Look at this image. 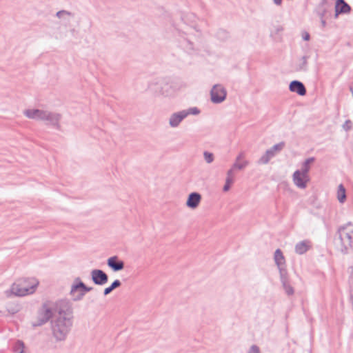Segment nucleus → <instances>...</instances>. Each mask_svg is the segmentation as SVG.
<instances>
[{
    "label": "nucleus",
    "mask_w": 353,
    "mask_h": 353,
    "mask_svg": "<svg viewBox=\"0 0 353 353\" xmlns=\"http://www.w3.org/2000/svg\"><path fill=\"white\" fill-rule=\"evenodd\" d=\"M318 5H323V6H332L331 3H330L327 0H321L320 3Z\"/></svg>",
    "instance_id": "obj_38"
},
{
    "label": "nucleus",
    "mask_w": 353,
    "mask_h": 353,
    "mask_svg": "<svg viewBox=\"0 0 353 353\" xmlns=\"http://www.w3.org/2000/svg\"><path fill=\"white\" fill-rule=\"evenodd\" d=\"M342 127L345 131L348 132L352 127V122L350 119H347L343 124Z\"/></svg>",
    "instance_id": "obj_35"
},
{
    "label": "nucleus",
    "mask_w": 353,
    "mask_h": 353,
    "mask_svg": "<svg viewBox=\"0 0 353 353\" xmlns=\"http://www.w3.org/2000/svg\"><path fill=\"white\" fill-rule=\"evenodd\" d=\"M73 320L70 316H58L51 321V330L56 341H64L70 333Z\"/></svg>",
    "instance_id": "obj_2"
},
{
    "label": "nucleus",
    "mask_w": 353,
    "mask_h": 353,
    "mask_svg": "<svg viewBox=\"0 0 353 353\" xmlns=\"http://www.w3.org/2000/svg\"><path fill=\"white\" fill-rule=\"evenodd\" d=\"M274 261L278 267L285 264L284 256L280 249L276 250L274 252Z\"/></svg>",
    "instance_id": "obj_25"
},
{
    "label": "nucleus",
    "mask_w": 353,
    "mask_h": 353,
    "mask_svg": "<svg viewBox=\"0 0 353 353\" xmlns=\"http://www.w3.org/2000/svg\"><path fill=\"white\" fill-rule=\"evenodd\" d=\"M64 15H67V16H72V13L69 12V11H67V10H60V11H58L57 13H56V16L61 19L62 18Z\"/></svg>",
    "instance_id": "obj_34"
},
{
    "label": "nucleus",
    "mask_w": 353,
    "mask_h": 353,
    "mask_svg": "<svg viewBox=\"0 0 353 353\" xmlns=\"http://www.w3.org/2000/svg\"><path fill=\"white\" fill-rule=\"evenodd\" d=\"M315 161L314 157L307 158L303 163L300 171L304 174H308L310 170V164Z\"/></svg>",
    "instance_id": "obj_23"
},
{
    "label": "nucleus",
    "mask_w": 353,
    "mask_h": 353,
    "mask_svg": "<svg viewBox=\"0 0 353 353\" xmlns=\"http://www.w3.org/2000/svg\"><path fill=\"white\" fill-rule=\"evenodd\" d=\"M201 110L196 107H192L172 113L169 119V125L172 128H177L181 121L190 114L198 115Z\"/></svg>",
    "instance_id": "obj_5"
},
{
    "label": "nucleus",
    "mask_w": 353,
    "mask_h": 353,
    "mask_svg": "<svg viewBox=\"0 0 353 353\" xmlns=\"http://www.w3.org/2000/svg\"><path fill=\"white\" fill-rule=\"evenodd\" d=\"M203 157H204L205 161L208 163H210L214 161V154L212 152L205 151L203 152Z\"/></svg>",
    "instance_id": "obj_32"
},
{
    "label": "nucleus",
    "mask_w": 353,
    "mask_h": 353,
    "mask_svg": "<svg viewBox=\"0 0 353 353\" xmlns=\"http://www.w3.org/2000/svg\"><path fill=\"white\" fill-rule=\"evenodd\" d=\"M273 2L276 6H281L282 3V0H273Z\"/></svg>",
    "instance_id": "obj_41"
},
{
    "label": "nucleus",
    "mask_w": 353,
    "mask_h": 353,
    "mask_svg": "<svg viewBox=\"0 0 353 353\" xmlns=\"http://www.w3.org/2000/svg\"><path fill=\"white\" fill-rule=\"evenodd\" d=\"M320 20H321V24L322 28H325L327 26V22L325 21V19H320Z\"/></svg>",
    "instance_id": "obj_39"
},
{
    "label": "nucleus",
    "mask_w": 353,
    "mask_h": 353,
    "mask_svg": "<svg viewBox=\"0 0 353 353\" xmlns=\"http://www.w3.org/2000/svg\"><path fill=\"white\" fill-rule=\"evenodd\" d=\"M248 353H260V349L257 345H252Z\"/></svg>",
    "instance_id": "obj_36"
},
{
    "label": "nucleus",
    "mask_w": 353,
    "mask_h": 353,
    "mask_svg": "<svg viewBox=\"0 0 353 353\" xmlns=\"http://www.w3.org/2000/svg\"><path fill=\"white\" fill-rule=\"evenodd\" d=\"M234 168L230 169L227 172V176H232Z\"/></svg>",
    "instance_id": "obj_42"
},
{
    "label": "nucleus",
    "mask_w": 353,
    "mask_h": 353,
    "mask_svg": "<svg viewBox=\"0 0 353 353\" xmlns=\"http://www.w3.org/2000/svg\"><path fill=\"white\" fill-rule=\"evenodd\" d=\"M54 313H58L59 316H70L73 320V308L71 301L68 299H60L53 301Z\"/></svg>",
    "instance_id": "obj_7"
},
{
    "label": "nucleus",
    "mask_w": 353,
    "mask_h": 353,
    "mask_svg": "<svg viewBox=\"0 0 353 353\" xmlns=\"http://www.w3.org/2000/svg\"><path fill=\"white\" fill-rule=\"evenodd\" d=\"M25 344L21 340H17L13 347V351L15 353H25L24 352Z\"/></svg>",
    "instance_id": "obj_29"
},
{
    "label": "nucleus",
    "mask_w": 353,
    "mask_h": 353,
    "mask_svg": "<svg viewBox=\"0 0 353 353\" xmlns=\"http://www.w3.org/2000/svg\"><path fill=\"white\" fill-rule=\"evenodd\" d=\"M91 278L92 282L98 285H103L108 281V274L104 271L99 269L92 270Z\"/></svg>",
    "instance_id": "obj_11"
},
{
    "label": "nucleus",
    "mask_w": 353,
    "mask_h": 353,
    "mask_svg": "<svg viewBox=\"0 0 353 353\" xmlns=\"http://www.w3.org/2000/svg\"><path fill=\"white\" fill-rule=\"evenodd\" d=\"M121 285V282L119 279L114 280L109 287L104 289V290H103L104 296H107L108 294L111 293L114 289L120 287Z\"/></svg>",
    "instance_id": "obj_26"
},
{
    "label": "nucleus",
    "mask_w": 353,
    "mask_h": 353,
    "mask_svg": "<svg viewBox=\"0 0 353 353\" xmlns=\"http://www.w3.org/2000/svg\"><path fill=\"white\" fill-rule=\"evenodd\" d=\"M150 88L157 94L168 96L172 92V86L166 79H160L150 85Z\"/></svg>",
    "instance_id": "obj_8"
},
{
    "label": "nucleus",
    "mask_w": 353,
    "mask_h": 353,
    "mask_svg": "<svg viewBox=\"0 0 353 353\" xmlns=\"http://www.w3.org/2000/svg\"><path fill=\"white\" fill-rule=\"evenodd\" d=\"M353 225L350 222L339 227L334 239V245L343 254H347L352 248Z\"/></svg>",
    "instance_id": "obj_1"
},
{
    "label": "nucleus",
    "mask_w": 353,
    "mask_h": 353,
    "mask_svg": "<svg viewBox=\"0 0 353 353\" xmlns=\"http://www.w3.org/2000/svg\"><path fill=\"white\" fill-rule=\"evenodd\" d=\"M337 199L341 203H344L346 199L345 188L342 184H340L338 188Z\"/></svg>",
    "instance_id": "obj_27"
},
{
    "label": "nucleus",
    "mask_w": 353,
    "mask_h": 353,
    "mask_svg": "<svg viewBox=\"0 0 353 353\" xmlns=\"http://www.w3.org/2000/svg\"><path fill=\"white\" fill-rule=\"evenodd\" d=\"M282 286L285 290V293L288 296L293 295L294 293V290L293 287L290 285L289 280L286 281L281 282Z\"/></svg>",
    "instance_id": "obj_30"
},
{
    "label": "nucleus",
    "mask_w": 353,
    "mask_h": 353,
    "mask_svg": "<svg viewBox=\"0 0 353 353\" xmlns=\"http://www.w3.org/2000/svg\"><path fill=\"white\" fill-rule=\"evenodd\" d=\"M309 181L308 174L304 175L299 170H296L293 174V181L299 188H305Z\"/></svg>",
    "instance_id": "obj_13"
},
{
    "label": "nucleus",
    "mask_w": 353,
    "mask_h": 353,
    "mask_svg": "<svg viewBox=\"0 0 353 353\" xmlns=\"http://www.w3.org/2000/svg\"><path fill=\"white\" fill-rule=\"evenodd\" d=\"M93 288L88 287L81 280L79 277L74 279L70 292L74 301H79L83 299L86 292H90Z\"/></svg>",
    "instance_id": "obj_6"
},
{
    "label": "nucleus",
    "mask_w": 353,
    "mask_h": 353,
    "mask_svg": "<svg viewBox=\"0 0 353 353\" xmlns=\"http://www.w3.org/2000/svg\"><path fill=\"white\" fill-rule=\"evenodd\" d=\"M242 156H243V154H240L237 157H236V161H239L241 158H242Z\"/></svg>",
    "instance_id": "obj_43"
},
{
    "label": "nucleus",
    "mask_w": 353,
    "mask_h": 353,
    "mask_svg": "<svg viewBox=\"0 0 353 353\" xmlns=\"http://www.w3.org/2000/svg\"><path fill=\"white\" fill-rule=\"evenodd\" d=\"M285 142L281 141L274 145L270 149L267 150L264 154L258 160L259 164L265 165L269 163L270 160L273 158L277 152H281L285 147Z\"/></svg>",
    "instance_id": "obj_9"
},
{
    "label": "nucleus",
    "mask_w": 353,
    "mask_h": 353,
    "mask_svg": "<svg viewBox=\"0 0 353 353\" xmlns=\"http://www.w3.org/2000/svg\"><path fill=\"white\" fill-rule=\"evenodd\" d=\"M289 90L292 92H295L300 96H305L307 90L304 84L298 80H293L290 83Z\"/></svg>",
    "instance_id": "obj_16"
},
{
    "label": "nucleus",
    "mask_w": 353,
    "mask_h": 353,
    "mask_svg": "<svg viewBox=\"0 0 353 353\" xmlns=\"http://www.w3.org/2000/svg\"><path fill=\"white\" fill-rule=\"evenodd\" d=\"M334 8L342 14H348L352 10L350 6L345 0H336Z\"/></svg>",
    "instance_id": "obj_20"
},
{
    "label": "nucleus",
    "mask_w": 353,
    "mask_h": 353,
    "mask_svg": "<svg viewBox=\"0 0 353 353\" xmlns=\"http://www.w3.org/2000/svg\"><path fill=\"white\" fill-rule=\"evenodd\" d=\"M43 111L39 109H28L24 110L23 114L29 119L41 120Z\"/></svg>",
    "instance_id": "obj_19"
},
{
    "label": "nucleus",
    "mask_w": 353,
    "mask_h": 353,
    "mask_svg": "<svg viewBox=\"0 0 353 353\" xmlns=\"http://www.w3.org/2000/svg\"><path fill=\"white\" fill-rule=\"evenodd\" d=\"M310 34L308 32H305L303 34V39L304 41H308V40H310Z\"/></svg>",
    "instance_id": "obj_37"
},
{
    "label": "nucleus",
    "mask_w": 353,
    "mask_h": 353,
    "mask_svg": "<svg viewBox=\"0 0 353 353\" xmlns=\"http://www.w3.org/2000/svg\"><path fill=\"white\" fill-rule=\"evenodd\" d=\"M201 200V196L199 193L196 192H191L186 201V205L191 209H195L199 205Z\"/></svg>",
    "instance_id": "obj_18"
},
{
    "label": "nucleus",
    "mask_w": 353,
    "mask_h": 353,
    "mask_svg": "<svg viewBox=\"0 0 353 353\" xmlns=\"http://www.w3.org/2000/svg\"><path fill=\"white\" fill-rule=\"evenodd\" d=\"M52 301H46L38 309L37 320L32 323L34 327H40L47 323L54 314Z\"/></svg>",
    "instance_id": "obj_4"
},
{
    "label": "nucleus",
    "mask_w": 353,
    "mask_h": 353,
    "mask_svg": "<svg viewBox=\"0 0 353 353\" xmlns=\"http://www.w3.org/2000/svg\"><path fill=\"white\" fill-rule=\"evenodd\" d=\"M211 101L214 103H221L223 102L227 96L226 90L221 85H214L211 91Z\"/></svg>",
    "instance_id": "obj_10"
},
{
    "label": "nucleus",
    "mask_w": 353,
    "mask_h": 353,
    "mask_svg": "<svg viewBox=\"0 0 353 353\" xmlns=\"http://www.w3.org/2000/svg\"><path fill=\"white\" fill-rule=\"evenodd\" d=\"M215 37L219 41L224 42L230 38L229 32L224 29H219L217 30Z\"/></svg>",
    "instance_id": "obj_24"
},
{
    "label": "nucleus",
    "mask_w": 353,
    "mask_h": 353,
    "mask_svg": "<svg viewBox=\"0 0 353 353\" xmlns=\"http://www.w3.org/2000/svg\"><path fill=\"white\" fill-rule=\"evenodd\" d=\"M339 14H343L341 12H340L339 10H335V13H334V19H337L339 16Z\"/></svg>",
    "instance_id": "obj_40"
},
{
    "label": "nucleus",
    "mask_w": 353,
    "mask_h": 353,
    "mask_svg": "<svg viewBox=\"0 0 353 353\" xmlns=\"http://www.w3.org/2000/svg\"><path fill=\"white\" fill-rule=\"evenodd\" d=\"M309 57L307 55L301 57L299 59V62L296 65V71L297 72H306L308 70L307 60Z\"/></svg>",
    "instance_id": "obj_22"
},
{
    "label": "nucleus",
    "mask_w": 353,
    "mask_h": 353,
    "mask_svg": "<svg viewBox=\"0 0 353 353\" xmlns=\"http://www.w3.org/2000/svg\"><path fill=\"white\" fill-rule=\"evenodd\" d=\"M233 183V179L232 176H227L225 180V184L224 185L223 188V190L224 192H227L230 188V185Z\"/></svg>",
    "instance_id": "obj_33"
},
{
    "label": "nucleus",
    "mask_w": 353,
    "mask_h": 353,
    "mask_svg": "<svg viewBox=\"0 0 353 353\" xmlns=\"http://www.w3.org/2000/svg\"><path fill=\"white\" fill-rule=\"evenodd\" d=\"M179 43L181 48L188 52H191L194 50V43L191 41V38L185 32L180 34Z\"/></svg>",
    "instance_id": "obj_14"
},
{
    "label": "nucleus",
    "mask_w": 353,
    "mask_h": 353,
    "mask_svg": "<svg viewBox=\"0 0 353 353\" xmlns=\"http://www.w3.org/2000/svg\"><path fill=\"white\" fill-rule=\"evenodd\" d=\"M283 29L281 26H279L276 28V31L277 32H280V31H282Z\"/></svg>",
    "instance_id": "obj_44"
},
{
    "label": "nucleus",
    "mask_w": 353,
    "mask_h": 353,
    "mask_svg": "<svg viewBox=\"0 0 353 353\" xmlns=\"http://www.w3.org/2000/svg\"><path fill=\"white\" fill-rule=\"evenodd\" d=\"M248 162L247 161H243V162H240V163L239 161H236L233 164L232 168L242 170L244 168H245L248 165Z\"/></svg>",
    "instance_id": "obj_31"
},
{
    "label": "nucleus",
    "mask_w": 353,
    "mask_h": 353,
    "mask_svg": "<svg viewBox=\"0 0 353 353\" xmlns=\"http://www.w3.org/2000/svg\"><path fill=\"white\" fill-rule=\"evenodd\" d=\"M61 118V115L60 114L44 110L41 120L48 121L50 125L59 128V121Z\"/></svg>",
    "instance_id": "obj_12"
},
{
    "label": "nucleus",
    "mask_w": 353,
    "mask_h": 353,
    "mask_svg": "<svg viewBox=\"0 0 353 353\" xmlns=\"http://www.w3.org/2000/svg\"><path fill=\"white\" fill-rule=\"evenodd\" d=\"M39 285L34 278H23L14 282L11 287V292L16 296H23L32 294Z\"/></svg>",
    "instance_id": "obj_3"
},
{
    "label": "nucleus",
    "mask_w": 353,
    "mask_h": 353,
    "mask_svg": "<svg viewBox=\"0 0 353 353\" xmlns=\"http://www.w3.org/2000/svg\"><path fill=\"white\" fill-rule=\"evenodd\" d=\"M332 6L317 5L315 8V12L320 19H325L328 14H330Z\"/></svg>",
    "instance_id": "obj_21"
},
{
    "label": "nucleus",
    "mask_w": 353,
    "mask_h": 353,
    "mask_svg": "<svg viewBox=\"0 0 353 353\" xmlns=\"http://www.w3.org/2000/svg\"><path fill=\"white\" fill-rule=\"evenodd\" d=\"M312 247V242L308 240H303L295 245V252L299 255L305 254Z\"/></svg>",
    "instance_id": "obj_17"
},
{
    "label": "nucleus",
    "mask_w": 353,
    "mask_h": 353,
    "mask_svg": "<svg viewBox=\"0 0 353 353\" xmlns=\"http://www.w3.org/2000/svg\"><path fill=\"white\" fill-rule=\"evenodd\" d=\"M107 265L113 272L121 271L125 267L124 262L119 260L117 256H113L108 258L107 260Z\"/></svg>",
    "instance_id": "obj_15"
},
{
    "label": "nucleus",
    "mask_w": 353,
    "mask_h": 353,
    "mask_svg": "<svg viewBox=\"0 0 353 353\" xmlns=\"http://www.w3.org/2000/svg\"><path fill=\"white\" fill-rule=\"evenodd\" d=\"M278 269L279 271L281 282L288 281V271L285 267V264H281L280 267H278Z\"/></svg>",
    "instance_id": "obj_28"
}]
</instances>
